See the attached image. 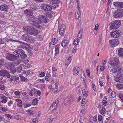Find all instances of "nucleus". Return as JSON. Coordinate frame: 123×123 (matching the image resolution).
Masks as SVG:
<instances>
[{
	"label": "nucleus",
	"mask_w": 123,
	"mask_h": 123,
	"mask_svg": "<svg viewBox=\"0 0 123 123\" xmlns=\"http://www.w3.org/2000/svg\"><path fill=\"white\" fill-rule=\"evenodd\" d=\"M111 72L115 73L119 77H115L114 80L117 82L123 83V70L120 67L117 66L110 70Z\"/></svg>",
	"instance_id": "1"
},
{
	"label": "nucleus",
	"mask_w": 123,
	"mask_h": 123,
	"mask_svg": "<svg viewBox=\"0 0 123 123\" xmlns=\"http://www.w3.org/2000/svg\"><path fill=\"white\" fill-rule=\"evenodd\" d=\"M121 24L120 21L119 20H116L113 21L109 24L110 29V30H112L115 29H117L119 28Z\"/></svg>",
	"instance_id": "2"
},
{
	"label": "nucleus",
	"mask_w": 123,
	"mask_h": 123,
	"mask_svg": "<svg viewBox=\"0 0 123 123\" xmlns=\"http://www.w3.org/2000/svg\"><path fill=\"white\" fill-rule=\"evenodd\" d=\"M13 53L22 59H24L27 57L26 55L25 54V52L22 49H19L15 50Z\"/></svg>",
	"instance_id": "3"
},
{
	"label": "nucleus",
	"mask_w": 123,
	"mask_h": 123,
	"mask_svg": "<svg viewBox=\"0 0 123 123\" xmlns=\"http://www.w3.org/2000/svg\"><path fill=\"white\" fill-rule=\"evenodd\" d=\"M123 13V9H118L113 13V16L115 18H120L122 17Z\"/></svg>",
	"instance_id": "4"
},
{
	"label": "nucleus",
	"mask_w": 123,
	"mask_h": 123,
	"mask_svg": "<svg viewBox=\"0 0 123 123\" xmlns=\"http://www.w3.org/2000/svg\"><path fill=\"white\" fill-rule=\"evenodd\" d=\"M109 43L112 45L113 47H115L118 45L120 42L119 40L115 39L110 40Z\"/></svg>",
	"instance_id": "5"
},
{
	"label": "nucleus",
	"mask_w": 123,
	"mask_h": 123,
	"mask_svg": "<svg viewBox=\"0 0 123 123\" xmlns=\"http://www.w3.org/2000/svg\"><path fill=\"white\" fill-rule=\"evenodd\" d=\"M119 63L118 59L115 57L111 58L109 64L111 65H117Z\"/></svg>",
	"instance_id": "6"
},
{
	"label": "nucleus",
	"mask_w": 123,
	"mask_h": 123,
	"mask_svg": "<svg viewBox=\"0 0 123 123\" xmlns=\"http://www.w3.org/2000/svg\"><path fill=\"white\" fill-rule=\"evenodd\" d=\"M9 9L8 6L4 4L1 5L0 6V10L1 11H4L5 12H8Z\"/></svg>",
	"instance_id": "7"
},
{
	"label": "nucleus",
	"mask_w": 123,
	"mask_h": 123,
	"mask_svg": "<svg viewBox=\"0 0 123 123\" xmlns=\"http://www.w3.org/2000/svg\"><path fill=\"white\" fill-rule=\"evenodd\" d=\"M38 20L40 22H43L45 23L47 22L48 18L45 16L40 15L38 17Z\"/></svg>",
	"instance_id": "8"
},
{
	"label": "nucleus",
	"mask_w": 123,
	"mask_h": 123,
	"mask_svg": "<svg viewBox=\"0 0 123 123\" xmlns=\"http://www.w3.org/2000/svg\"><path fill=\"white\" fill-rule=\"evenodd\" d=\"M41 7L42 9L46 11H51L52 8L51 5L43 4L41 5Z\"/></svg>",
	"instance_id": "9"
},
{
	"label": "nucleus",
	"mask_w": 123,
	"mask_h": 123,
	"mask_svg": "<svg viewBox=\"0 0 123 123\" xmlns=\"http://www.w3.org/2000/svg\"><path fill=\"white\" fill-rule=\"evenodd\" d=\"M17 56L13 54H7L6 55V58L9 60L13 61L15 60Z\"/></svg>",
	"instance_id": "10"
},
{
	"label": "nucleus",
	"mask_w": 123,
	"mask_h": 123,
	"mask_svg": "<svg viewBox=\"0 0 123 123\" xmlns=\"http://www.w3.org/2000/svg\"><path fill=\"white\" fill-rule=\"evenodd\" d=\"M0 74L3 77L6 76L7 78H10V75L6 70H0Z\"/></svg>",
	"instance_id": "11"
},
{
	"label": "nucleus",
	"mask_w": 123,
	"mask_h": 123,
	"mask_svg": "<svg viewBox=\"0 0 123 123\" xmlns=\"http://www.w3.org/2000/svg\"><path fill=\"white\" fill-rule=\"evenodd\" d=\"M65 28V26L64 25H61L58 27V30H59V33L61 35H62L64 33Z\"/></svg>",
	"instance_id": "12"
},
{
	"label": "nucleus",
	"mask_w": 123,
	"mask_h": 123,
	"mask_svg": "<svg viewBox=\"0 0 123 123\" xmlns=\"http://www.w3.org/2000/svg\"><path fill=\"white\" fill-rule=\"evenodd\" d=\"M119 32V31L116 30L113 32H111L110 33V35L111 37L114 38H117L119 37L120 35Z\"/></svg>",
	"instance_id": "13"
},
{
	"label": "nucleus",
	"mask_w": 123,
	"mask_h": 123,
	"mask_svg": "<svg viewBox=\"0 0 123 123\" xmlns=\"http://www.w3.org/2000/svg\"><path fill=\"white\" fill-rule=\"evenodd\" d=\"M19 80V77L18 75H14L11 76V78L9 79L10 83L12 82L13 81L15 82Z\"/></svg>",
	"instance_id": "14"
},
{
	"label": "nucleus",
	"mask_w": 123,
	"mask_h": 123,
	"mask_svg": "<svg viewBox=\"0 0 123 123\" xmlns=\"http://www.w3.org/2000/svg\"><path fill=\"white\" fill-rule=\"evenodd\" d=\"M30 35L27 34H25L23 35L22 37V39L28 42L29 40V38L30 37Z\"/></svg>",
	"instance_id": "15"
},
{
	"label": "nucleus",
	"mask_w": 123,
	"mask_h": 123,
	"mask_svg": "<svg viewBox=\"0 0 123 123\" xmlns=\"http://www.w3.org/2000/svg\"><path fill=\"white\" fill-rule=\"evenodd\" d=\"M24 13L27 16L32 15L33 14V11L29 9L25 10L24 11Z\"/></svg>",
	"instance_id": "16"
},
{
	"label": "nucleus",
	"mask_w": 123,
	"mask_h": 123,
	"mask_svg": "<svg viewBox=\"0 0 123 123\" xmlns=\"http://www.w3.org/2000/svg\"><path fill=\"white\" fill-rule=\"evenodd\" d=\"M7 98L3 96L0 97V103H5L7 102Z\"/></svg>",
	"instance_id": "17"
},
{
	"label": "nucleus",
	"mask_w": 123,
	"mask_h": 123,
	"mask_svg": "<svg viewBox=\"0 0 123 123\" xmlns=\"http://www.w3.org/2000/svg\"><path fill=\"white\" fill-rule=\"evenodd\" d=\"M32 28L30 27H29L28 26H25L23 28L24 31L25 32H27L28 33L30 32V31L31 30Z\"/></svg>",
	"instance_id": "18"
},
{
	"label": "nucleus",
	"mask_w": 123,
	"mask_h": 123,
	"mask_svg": "<svg viewBox=\"0 0 123 123\" xmlns=\"http://www.w3.org/2000/svg\"><path fill=\"white\" fill-rule=\"evenodd\" d=\"M80 71V69L76 68V67H75L73 69V73L74 75H77L78 74L79 72Z\"/></svg>",
	"instance_id": "19"
},
{
	"label": "nucleus",
	"mask_w": 123,
	"mask_h": 123,
	"mask_svg": "<svg viewBox=\"0 0 123 123\" xmlns=\"http://www.w3.org/2000/svg\"><path fill=\"white\" fill-rule=\"evenodd\" d=\"M58 82L52 83L51 85V88L53 89H57L58 88Z\"/></svg>",
	"instance_id": "20"
},
{
	"label": "nucleus",
	"mask_w": 123,
	"mask_h": 123,
	"mask_svg": "<svg viewBox=\"0 0 123 123\" xmlns=\"http://www.w3.org/2000/svg\"><path fill=\"white\" fill-rule=\"evenodd\" d=\"M32 31L31 32L32 33H31V35L36 36L38 34V31L36 29H35L34 28H33V31Z\"/></svg>",
	"instance_id": "21"
},
{
	"label": "nucleus",
	"mask_w": 123,
	"mask_h": 123,
	"mask_svg": "<svg viewBox=\"0 0 123 123\" xmlns=\"http://www.w3.org/2000/svg\"><path fill=\"white\" fill-rule=\"evenodd\" d=\"M118 51V54L119 56L123 57V49L122 48H119Z\"/></svg>",
	"instance_id": "22"
},
{
	"label": "nucleus",
	"mask_w": 123,
	"mask_h": 123,
	"mask_svg": "<svg viewBox=\"0 0 123 123\" xmlns=\"http://www.w3.org/2000/svg\"><path fill=\"white\" fill-rule=\"evenodd\" d=\"M19 77L21 81L23 82H28L29 80L27 78L22 75L20 76Z\"/></svg>",
	"instance_id": "23"
},
{
	"label": "nucleus",
	"mask_w": 123,
	"mask_h": 123,
	"mask_svg": "<svg viewBox=\"0 0 123 123\" xmlns=\"http://www.w3.org/2000/svg\"><path fill=\"white\" fill-rule=\"evenodd\" d=\"M68 43V41L66 40H64L63 41L62 43L61 46L63 47H64L67 45Z\"/></svg>",
	"instance_id": "24"
},
{
	"label": "nucleus",
	"mask_w": 123,
	"mask_h": 123,
	"mask_svg": "<svg viewBox=\"0 0 123 123\" xmlns=\"http://www.w3.org/2000/svg\"><path fill=\"white\" fill-rule=\"evenodd\" d=\"M82 92L83 93L82 96L83 97V98L86 99L88 95L87 91H85V90H84L82 91Z\"/></svg>",
	"instance_id": "25"
},
{
	"label": "nucleus",
	"mask_w": 123,
	"mask_h": 123,
	"mask_svg": "<svg viewBox=\"0 0 123 123\" xmlns=\"http://www.w3.org/2000/svg\"><path fill=\"white\" fill-rule=\"evenodd\" d=\"M59 103L58 100L57 99L55 100L54 103H53L52 105H53L55 108H56L57 105Z\"/></svg>",
	"instance_id": "26"
},
{
	"label": "nucleus",
	"mask_w": 123,
	"mask_h": 123,
	"mask_svg": "<svg viewBox=\"0 0 123 123\" xmlns=\"http://www.w3.org/2000/svg\"><path fill=\"white\" fill-rule=\"evenodd\" d=\"M82 30H80L78 35V40H80L82 35Z\"/></svg>",
	"instance_id": "27"
},
{
	"label": "nucleus",
	"mask_w": 123,
	"mask_h": 123,
	"mask_svg": "<svg viewBox=\"0 0 123 123\" xmlns=\"http://www.w3.org/2000/svg\"><path fill=\"white\" fill-rule=\"evenodd\" d=\"M31 16L29 18V20L32 22H35L36 20V19L32 15H31Z\"/></svg>",
	"instance_id": "28"
},
{
	"label": "nucleus",
	"mask_w": 123,
	"mask_h": 123,
	"mask_svg": "<svg viewBox=\"0 0 123 123\" xmlns=\"http://www.w3.org/2000/svg\"><path fill=\"white\" fill-rule=\"evenodd\" d=\"M116 87L118 89L120 90L123 89V84H120L116 85Z\"/></svg>",
	"instance_id": "29"
},
{
	"label": "nucleus",
	"mask_w": 123,
	"mask_h": 123,
	"mask_svg": "<svg viewBox=\"0 0 123 123\" xmlns=\"http://www.w3.org/2000/svg\"><path fill=\"white\" fill-rule=\"evenodd\" d=\"M81 80L82 79L83 81L85 82L86 80V78L85 74L83 73L81 74Z\"/></svg>",
	"instance_id": "30"
},
{
	"label": "nucleus",
	"mask_w": 123,
	"mask_h": 123,
	"mask_svg": "<svg viewBox=\"0 0 123 123\" xmlns=\"http://www.w3.org/2000/svg\"><path fill=\"white\" fill-rule=\"evenodd\" d=\"M30 8L31 9V10L33 11L35 10L37 8V6L34 5H31L30 6Z\"/></svg>",
	"instance_id": "31"
},
{
	"label": "nucleus",
	"mask_w": 123,
	"mask_h": 123,
	"mask_svg": "<svg viewBox=\"0 0 123 123\" xmlns=\"http://www.w3.org/2000/svg\"><path fill=\"white\" fill-rule=\"evenodd\" d=\"M50 2L53 4H58L60 3V1L59 0H50Z\"/></svg>",
	"instance_id": "32"
},
{
	"label": "nucleus",
	"mask_w": 123,
	"mask_h": 123,
	"mask_svg": "<svg viewBox=\"0 0 123 123\" xmlns=\"http://www.w3.org/2000/svg\"><path fill=\"white\" fill-rule=\"evenodd\" d=\"M5 64L6 62L5 60L3 59L0 60V67H1L2 66Z\"/></svg>",
	"instance_id": "33"
},
{
	"label": "nucleus",
	"mask_w": 123,
	"mask_h": 123,
	"mask_svg": "<svg viewBox=\"0 0 123 123\" xmlns=\"http://www.w3.org/2000/svg\"><path fill=\"white\" fill-rule=\"evenodd\" d=\"M57 40L56 38H53L51 40V44L53 45H54L57 42Z\"/></svg>",
	"instance_id": "34"
},
{
	"label": "nucleus",
	"mask_w": 123,
	"mask_h": 123,
	"mask_svg": "<svg viewBox=\"0 0 123 123\" xmlns=\"http://www.w3.org/2000/svg\"><path fill=\"white\" fill-rule=\"evenodd\" d=\"M102 108L100 111V113L102 115H103L106 111V109L105 107H102Z\"/></svg>",
	"instance_id": "35"
},
{
	"label": "nucleus",
	"mask_w": 123,
	"mask_h": 123,
	"mask_svg": "<svg viewBox=\"0 0 123 123\" xmlns=\"http://www.w3.org/2000/svg\"><path fill=\"white\" fill-rule=\"evenodd\" d=\"M29 40L28 42H29L32 43H34L35 42L34 39L32 37L30 36Z\"/></svg>",
	"instance_id": "36"
},
{
	"label": "nucleus",
	"mask_w": 123,
	"mask_h": 123,
	"mask_svg": "<svg viewBox=\"0 0 123 123\" xmlns=\"http://www.w3.org/2000/svg\"><path fill=\"white\" fill-rule=\"evenodd\" d=\"M10 72L11 73L14 74L16 72L15 68L13 67H11L10 68Z\"/></svg>",
	"instance_id": "37"
},
{
	"label": "nucleus",
	"mask_w": 123,
	"mask_h": 123,
	"mask_svg": "<svg viewBox=\"0 0 123 123\" xmlns=\"http://www.w3.org/2000/svg\"><path fill=\"white\" fill-rule=\"evenodd\" d=\"M79 40L78 38L75 39L74 42V44L75 45H78Z\"/></svg>",
	"instance_id": "38"
},
{
	"label": "nucleus",
	"mask_w": 123,
	"mask_h": 123,
	"mask_svg": "<svg viewBox=\"0 0 123 123\" xmlns=\"http://www.w3.org/2000/svg\"><path fill=\"white\" fill-rule=\"evenodd\" d=\"M38 102V100L37 98H35L32 100V103L34 105H36Z\"/></svg>",
	"instance_id": "39"
},
{
	"label": "nucleus",
	"mask_w": 123,
	"mask_h": 123,
	"mask_svg": "<svg viewBox=\"0 0 123 123\" xmlns=\"http://www.w3.org/2000/svg\"><path fill=\"white\" fill-rule=\"evenodd\" d=\"M71 98H70L69 97H67L65 100L64 101V103H67V102H66V101H68V102H70L71 101Z\"/></svg>",
	"instance_id": "40"
},
{
	"label": "nucleus",
	"mask_w": 123,
	"mask_h": 123,
	"mask_svg": "<svg viewBox=\"0 0 123 123\" xmlns=\"http://www.w3.org/2000/svg\"><path fill=\"white\" fill-rule=\"evenodd\" d=\"M52 76L53 77H54L55 75L54 74V72H55L56 70V68H55L54 66H52Z\"/></svg>",
	"instance_id": "41"
},
{
	"label": "nucleus",
	"mask_w": 123,
	"mask_h": 123,
	"mask_svg": "<svg viewBox=\"0 0 123 123\" xmlns=\"http://www.w3.org/2000/svg\"><path fill=\"white\" fill-rule=\"evenodd\" d=\"M17 72L18 73H20L21 72V71L22 69V67L18 66L17 67Z\"/></svg>",
	"instance_id": "42"
},
{
	"label": "nucleus",
	"mask_w": 123,
	"mask_h": 123,
	"mask_svg": "<svg viewBox=\"0 0 123 123\" xmlns=\"http://www.w3.org/2000/svg\"><path fill=\"white\" fill-rule=\"evenodd\" d=\"M118 96L122 101L123 102V94L122 93H119L118 95Z\"/></svg>",
	"instance_id": "43"
},
{
	"label": "nucleus",
	"mask_w": 123,
	"mask_h": 123,
	"mask_svg": "<svg viewBox=\"0 0 123 123\" xmlns=\"http://www.w3.org/2000/svg\"><path fill=\"white\" fill-rule=\"evenodd\" d=\"M0 110L4 112L8 110L6 108L4 107H1Z\"/></svg>",
	"instance_id": "44"
},
{
	"label": "nucleus",
	"mask_w": 123,
	"mask_h": 123,
	"mask_svg": "<svg viewBox=\"0 0 123 123\" xmlns=\"http://www.w3.org/2000/svg\"><path fill=\"white\" fill-rule=\"evenodd\" d=\"M85 99L83 98V99L82 101L81 105L82 106H84L86 104V102H85Z\"/></svg>",
	"instance_id": "45"
},
{
	"label": "nucleus",
	"mask_w": 123,
	"mask_h": 123,
	"mask_svg": "<svg viewBox=\"0 0 123 123\" xmlns=\"http://www.w3.org/2000/svg\"><path fill=\"white\" fill-rule=\"evenodd\" d=\"M111 95L112 97L114 98L116 96V94L115 92L112 91L111 93Z\"/></svg>",
	"instance_id": "46"
},
{
	"label": "nucleus",
	"mask_w": 123,
	"mask_h": 123,
	"mask_svg": "<svg viewBox=\"0 0 123 123\" xmlns=\"http://www.w3.org/2000/svg\"><path fill=\"white\" fill-rule=\"evenodd\" d=\"M82 22L81 21H79L78 23L77 26V28H79L81 26V25L82 24Z\"/></svg>",
	"instance_id": "47"
},
{
	"label": "nucleus",
	"mask_w": 123,
	"mask_h": 123,
	"mask_svg": "<svg viewBox=\"0 0 123 123\" xmlns=\"http://www.w3.org/2000/svg\"><path fill=\"white\" fill-rule=\"evenodd\" d=\"M5 86L3 85H0V89L1 90H4L5 88Z\"/></svg>",
	"instance_id": "48"
},
{
	"label": "nucleus",
	"mask_w": 123,
	"mask_h": 123,
	"mask_svg": "<svg viewBox=\"0 0 123 123\" xmlns=\"http://www.w3.org/2000/svg\"><path fill=\"white\" fill-rule=\"evenodd\" d=\"M75 17L77 19H78L80 18V15L79 12H75Z\"/></svg>",
	"instance_id": "49"
},
{
	"label": "nucleus",
	"mask_w": 123,
	"mask_h": 123,
	"mask_svg": "<svg viewBox=\"0 0 123 123\" xmlns=\"http://www.w3.org/2000/svg\"><path fill=\"white\" fill-rule=\"evenodd\" d=\"M119 2H114L113 3V4L115 6L117 7H118Z\"/></svg>",
	"instance_id": "50"
},
{
	"label": "nucleus",
	"mask_w": 123,
	"mask_h": 123,
	"mask_svg": "<svg viewBox=\"0 0 123 123\" xmlns=\"http://www.w3.org/2000/svg\"><path fill=\"white\" fill-rule=\"evenodd\" d=\"M123 7V2H119L118 7Z\"/></svg>",
	"instance_id": "51"
},
{
	"label": "nucleus",
	"mask_w": 123,
	"mask_h": 123,
	"mask_svg": "<svg viewBox=\"0 0 123 123\" xmlns=\"http://www.w3.org/2000/svg\"><path fill=\"white\" fill-rule=\"evenodd\" d=\"M103 105L105 106H107L108 105L107 102L105 100H103L102 101Z\"/></svg>",
	"instance_id": "52"
},
{
	"label": "nucleus",
	"mask_w": 123,
	"mask_h": 123,
	"mask_svg": "<svg viewBox=\"0 0 123 123\" xmlns=\"http://www.w3.org/2000/svg\"><path fill=\"white\" fill-rule=\"evenodd\" d=\"M54 106H53V105H51L50 107L49 108L51 110L54 111L56 109V108H54Z\"/></svg>",
	"instance_id": "53"
},
{
	"label": "nucleus",
	"mask_w": 123,
	"mask_h": 123,
	"mask_svg": "<svg viewBox=\"0 0 123 123\" xmlns=\"http://www.w3.org/2000/svg\"><path fill=\"white\" fill-rule=\"evenodd\" d=\"M51 71L50 69H49L47 73L46 74V75H48L51 76Z\"/></svg>",
	"instance_id": "54"
},
{
	"label": "nucleus",
	"mask_w": 123,
	"mask_h": 123,
	"mask_svg": "<svg viewBox=\"0 0 123 123\" xmlns=\"http://www.w3.org/2000/svg\"><path fill=\"white\" fill-rule=\"evenodd\" d=\"M50 76L46 75L45 77V79L47 81H49L50 80L49 77Z\"/></svg>",
	"instance_id": "55"
},
{
	"label": "nucleus",
	"mask_w": 123,
	"mask_h": 123,
	"mask_svg": "<svg viewBox=\"0 0 123 123\" xmlns=\"http://www.w3.org/2000/svg\"><path fill=\"white\" fill-rule=\"evenodd\" d=\"M22 101H21L17 104V105L19 107H21L22 106Z\"/></svg>",
	"instance_id": "56"
},
{
	"label": "nucleus",
	"mask_w": 123,
	"mask_h": 123,
	"mask_svg": "<svg viewBox=\"0 0 123 123\" xmlns=\"http://www.w3.org/2000/svg\"><path fill=\"white\" fill-rule=\"evenodd\" d=\"M71 58L70 57H69L67 60V61H66V62H68V64H69L71 62Z\"/></svg>",
	"instance_id": "57"
},
{
	"label": "nucleus",
	"mask_w": 123,
	"mask_h": 123,
	"mask_svg": "<svg viewBox=\"0 0 123 123\" xmlns=\"http://www.w3.org/2000/svg\"><path fill=\"white\" fill-rule=\"evenodd\" d=\"M14 93L15 95L18 96L20 94V93L19 91H17L15 92Z\"/></svg>",
	"instance_id": "58"
},
{
	"label": "nucleus",
	"mask_w": 123,
	"mask_h": 123,
	"mask_svg": "<svg viewBox=\"0 0 123 123\" xmlns=\"http://www.w3.org/2000/svg\"><path fill=\"white\" fill-rule=\"evenodd\" d=\"M60 45V44H58L56 45L55 47V50H59V46Z\"/></svg>",
	"instance_id": "59"
},
{
	"label": "nucleus",
	"mask_w": 123,
	"mask_h": 123,
	"mask_svg": "<svg viewBox=\"0 0 123 123\" xmlns=\"http://www.w3.org/2000/svg\"><path fill=\"white\" fill-rule=\"evenodd\" d=\"M29 95L31 96H33V89L30 90V92L29 93Z\"/></svg>",
	"instance_id": "60"
},
{
	"label": "nucleus",
	"mask_w": 123,
	"mask_h": 123,
	"mask_svg": "<svg viewBox=\"0 0 123 123\" xmlns=\"http://www.w3.org/2000/svg\"><path fill=\"white\" fill-rule=\"evenodd\" d=\"M31 105V104H26L25 105H24L25 108H26L28 107H30Z\"/></svg>",
	"instance_id": "61"
},
{
	"label": "nucleus",
	"mask_w": 123,
	"mask_h": 123,
	"mask_svg": "<svg viewBox=\"0 0 123 123\" xmlns=\"http://www.w3.org/2000/svg\"><path fill=\"white\" fill-rule=\"evenodd\" d=\"M15 62H14L15 64H18L19 63V60H18V59H16V58L15 59Z\"/></svg>",
	"instance_id": "62"
},
{
	"label": "nucleus",
	"mask_w": 123,
	"mask_h": 123,
	"mask_svg": "<svg viewBox=\"0 0 123 123\" xmlns=\"http://www.w3.org/2000/svg\"><path fill=\"white\" fill-rule=\"evenodd\" d=\"M86 72L87 75L89 76L90 74V70L88 69H87Z\"/></svg>",
	"instance_id": "63"
},
{
	"label": "nucleus",
	"mask_w": 123,
	"mask_h": 123,
	"mask_svg": "<svg viewBox=\"0 0 123 123\" xmlns=\"http://www.w3.org/2000/svg\"><path fill=\"white\" fill-rule=\"evenodd\" d=\"M12 103V101L11 100H10L8 103V105L9 106H10Z\"/></svg>",
	"instance_id": "64"
}]
</instances>
